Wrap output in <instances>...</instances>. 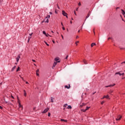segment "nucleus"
Masks as SVG:
<instances>
[{"label": "nucleus", "mask_w": 125, "mask_h": 125, "mask_svg": "<svg viewBox=\"0 0 125 125\" xmlns=\"http://www.w3.org/2000/svg\"><path fill=\"white\" fill-rule=\"evenodd\" d=\"M104 98H106V96H104L103 98H102V99H104Z\"/></svg>", "instance_id": "nucleus-39"}, {"label": "nucleus", "mask_w": 125, "mask_h": 125, "mask_svg": "<svg viewBox=\"0 0 125 125\" xmlns=\"http://www.w3.org/2000/svg\"><path fill=\"white\" fill-rule=\"evenodd\" d=\"M62 14L63 16H65V17H66V18H68V14H67V13H66V12H65V11L62 10Z\"/></svg>", "instance_id": "nucleus-1"}, {"label": "nucleus", "mask_w": 125, "mask_h": 125, "mask_svg": "<svg viewBox=\"0 0 125 125\" xmlns=\"http://www.w3.org/2000/svg\"><path fill=\"white\" fill-rule=\"evenodd\" d=\"M80 30H78V33H80Z\"/></svg>", "instance_id": "nucleus-63"}, {"label": "nucleus", "mask_w": 125, "mask_h": 125, "mask_svg": "<svg viewBox=\"0 0 125 125\" xmlns=\"http://www.w3.org/2000/svg\"><path fill=\"white\" fill-rule=\"evenodd\" d=\"M108 40H113V38H111V37H109L108 38Z\"/></svg>", "instance_id": "nucleus-32"}, {"label": "nucleus", "mask_w": 125, "mask_h": 125, "mask_svg": "<svg viewBox=\"0 0 125 125\" xmlns=\"http://www.w3.org/2000/svg\"><path fill=\"white\" fill-rule=\"evenodd\" d=\"M24 92V96H27V92H26V90H23Z\"/></svg>", "instance_id": "nucleus-17"}, {"label": "nucleus", "mask_w": 125, "mask_h": 125, "mask_svg": "<svg viewBox=\"0 0 125 125\" xmlns=\"http://www.w3.org/2000/svg\"><path fill=\"white\" fill-rule=\"evenodd\" d=\"M46 18H47L48 19V18H50V15H47V17H46Z\"/></svg>", "instance_id": "nucleus-27"}, {"label": "nucleus", "mask_w": 125, "mask_h": 125, "mask_svg": "<svg viewBox=\"0 0 125 125\" xmlns=\"http://www.w3.org/2000/svg\"><path fill=\"white\" fill-rule=\"evenodd\" d=\"M124 75H125L124 73H123L122 74H121V76H124Z\"/></svg>", "instance_id": "nucleus-47"}, {"label": "nucleus", "mask_w": 125, "mask_h": 125, "mask_svg": "<svg viewBox=\"0 0 125 125\" xmlns=\"http://www.w3.org/2000/svg\"><path fill=\"white\" fill-rule=\"evenodd\" d=\"M55 13L57 14V11L56 10L55 11Z\"/></svg>", "instance_id": "nucleus-57"}, {"label": "nucleus", "mask_w": 125, "mask_h": 125, "mask_svg": "<svg viewBox=\"0 0 125 125\" xmlns=\"http://www.w3.org/2000/svg\"><path fill=\"white\" fill-rule=\"evenodd\" d=\"M88 90H89V89H88L86 88V91H88Z\"/></svg>", "instance_id": "nucleus-51"}, {"label": "nucleus", "mask_w": 125, "mask_h": 125, "mask_svg": "<svg viewBox=\"0 0 125 125\" xmlns=\"http://www.w3.org/2000/svg\"><path fill=\"white\" fill-rule=\"evenodd\" d=\"M94 45H96V43H92L91 44V47H93V46H94Z\"/></svg>", "instance_id": "nucleus-15"}, {"label": "nucleus", "mask_w": 125, "mask_h": 125, "mask_svg": "<svg viewBox=\"0 0 125 125\" xmlns=\"http://www.w3.org/2000/svg\"><path fill=\"white\" fill-rule=\"evenodd\" d=\"M30 42V37L28 38V39L27 40V42Z\"/></svg>", "instance_id": "nucleus-37"}, {"label": "nucleus", "mask_w": 125, "mask_h": 125, "mask_svg": "<svg viewBox=\"0 0 125 125\" xmlns=\"http://www.w3.org/2000/svg\"><path fill=\"white\" fill-rule=\"evenodd\" d=\"M28 38H29V39H32V36L29 37Z\"/></svg>", "instance_id": "nucleus-53"}, {"label": "nucleus", "mask_w": 125, "mask_h": 125, "mask_svg": "<svg viewBox=\"0 0 125 125\" xmlns=\"http://www.w3.org/2000/svg\"><path fill=\"white\" fill-rule=\"evenodd\" d=\"M78 5H79V6H81V5H82V4L81 3V2H79Z\"/></svg>", "instance_id": "nucleus-30"}, {"label": "nucleus", "mask_w": 125, "mask_h": 125, "mask_svg": "<svg viewBox=\"0 0 125 125\" xmlns=\"http://www.w3.org/2000/svg\"><path fill=\"white\" fill-rule=\"evenodd\" d=\"M119 8H120V7H117L116 8V9H119Z\"/></svg>", "instance_id": "nucleus-55"}, {"label": "nucleus", "mask_w": 125, "mask_h": 125, "mask_svg": "<svg viewBox=\"0 0 125 125\" xmlns=\"http://www.w3.org/2000/svg\"><path fill=\"white\" fill-rule=\"evenodd\" d=\"M56 65H57V62H54L53 65L52 66V69H53V68H54V67H55Z\"/></svg>", "instance_id": "nucleus-10"}, {"label": "nucleus", "mask_w": 125, "mask_h": 125, "mask_svg": "<svg viewBox=\"0 0 125 125\" xmlns=\"http://www.w3.org/2000/svg\"><path fill=\"white\" fill-rule=\"evenodd\" d=\"M79 41H77V42H75L76 45H78V43H79Z\"/></svg>", "instance_id": "nucleus-31"}, {"label": "nucleus", "mask_w": 125, "mask_h": 125, "mask_svg": "<svg viewBox=\"0 0 125 125\" xmlns=\"http://www.w3.org/2000/svg\"><path fill=\"white\" fill-rule=\"evenodd\" d=\"M53 99H54V98H53V97H51V102L52 103H53L54 102V101H53Z\"/></svg>", "instance_id": "nucleus-16"}, {"label": "nucleus", "mask_w": 125, "mask_h": 125, "mask_svg": "<svg viewBox=\"0 0 125 125\" xmlns=\"http://www.w3.org/2000/svg\"><path fill=\"white\" fill-rule=\"evenodd\" d=\"M49 14L52 15V12H49Z\"/></svg>", "instance_id": "nucleus-50"}, {"label": "nucleus", "mask_w": 125, "mask_h": 125, "mask_svg": "<svg viewBox=\"0 0 125 125\" xmlns=\"http://www.w3.org/2000/svg\"><path fill=\"white\" fill-rule=\"evenodd\" d=\"M68 57H69V56L67 55L65 59H68Z\"/></svg>", "instance_id": "nucleus-36"}, {"label": "nucleus", "mask_w": 125, "mask_h": 125, "mask_svg": "<svg viewBox=\"0 0 125 125\" xmlns=\"http://www.w3.org/2000/svg\"><path fill=\"white\" fill-rule=\"evenodd\" d=\"M104 102H104V101L102 102H101L102 105H103V104H104Z\"/></svg>", "instance_id": "nucleus-35"}, {"label": "nucleus", "mask_w": 125, "mask_h": 125, "mask_svg": "<svg viewBox=\"0 0 125 125\" xmlns=\"http://www.w3.org/2000/svg\"><path fill=\"white\" fill-rule=\"evenodd\" d=\"M48 110H49V108L47 107L43 111H42V113L43 114H45V113H47V112L48 111Z\"/></svg>", "instance_id": "nucleus-2"}, {"label": "nucleus", "mask_w": 125, "mask_h": 125, "mask_svg": "<svg viewBox=\"0 0 125 125\" xmlns=\"http://www.w3.org/2000/svg\"><path fill=\"white\" fill-rule=\"evenodd\" d=\"M121 11L122 12L123 15H124L125 16V10H124L123 9H122Z\"/></svg>", "instance_id": "nucleus-13"}, {"label": "nucleus", "mask_w": 125, "mask_h": 125, "mask_svg": "<svg viewBox=\"0 0 125 125\" xmlns=\"http://www.w3.org/2000/svg\"><path fill=\"white\" fill-rule=\"evenodd\" d=\"M61 25L62 26V27L64 26V25H63V23L61 22Z\"/></svg>", "instance_id": "nucleus-49"}, {"label": "nucleus", "mask_w": 125, "mask_h": 125, "mask_svg": "<svg viewBox=\"0 0 125 125\" xmlns=\"http://www.w3.org/2000/svg\"><path fill=\"white\" fill-rule=\"evenodd\" d=\"M44 21H45V23H48V22H49L48 19L46 18H45Z\"/></svg>", "instance_id": "nucleus-9"}, {"label": "nucleus", "mask_w": 125, "mask_h": 125, "mask_svg": "<svg viewBox=\"0 0 125 125\" xmlns=\"http://www.w3.org/2000/svg\"><path fill=\"white\" fill-rule=\"evenodd\" d=\"M32 35H33V33L29 34V36H30V37H31V36H32Z\"/></svg>", "instance_id": "nucleus-38"}, {"label": "nucleus", "mask_w": 125, "mask_h": 125, "mask_svg": "<svg viewBox=\"0 0 125 125\" xmlns=\"http://www.w3.org/2000/svg\"><path fill=\"white\" fill-rule=\"evenodd\" d=\"M61 122H64L65 123H67V122H68V121L65 120V119H61Z\"/></svg>", "instance_id": "nucleus-12"}, {"label": "nucleus", "mask_w": 125, "mask_h": 125, "mask_svg": "<svg viewBox=\"0 0 125 125\" xmlns=\"http://www.w3.org/2000/svg\"><path fill=\"white\" fill-rule=\"evenodd\" d=\"M74 14H75V15H77V14H76V11H74Z\"/></svg>", "instance_id": "nucleus-56"}, {"label": "nucleus", "mask_w": 125, "mask_h": 125, "mask_svg": "<svg viewBox=\"0 0 125 125\" xmlns=\"http://www.w3.org/2000/svg\"><path fill=\"white\" fill-rule=\"evenodd\" d=\"M36 73H39V69H37V70H36Z\"/></svg>", "instance_id": "nucleus-45"}, {"label": "nucleus", "mask_w": 125, "mask_h": 125, "mask_svg": "<svg viewBox=\"0 0 125 125\" xmlns=\"http://www.w3.org/2000/svg\"><path fill=\"white\" fill-rule=\"evenodd\" d=\"M89 108H90V107H89V106H86V111H87V110H88V109H89Z\"/></svg>", "instance_id": "nucleus-26"}, {"label": "nucleus", "mask_w": 125, "mask_h": 125, "mask_svg": "<svg viewBox=\"0 0 125 125\" xmlns=\"http://www.w3.org/2000/svg\"><path fill=\"white\" fill-rule=\"evenodd\" d=\"M51 115V114L50 113V112H48V117H50Z\"/></svg>", "instance_id": "nucleus-29"}, {"label": "nucleus", "mask_w": 125, "mask_h": 125, "mask_svg": "<svg viewBox=\"0 0 125 125\" xmlns=\"http://www.w3.org/2000/svg\"><path fill=\"white\" fill-rule=\"evenodd\" d=\"M32 61L33 62H36V60H32Z\"/></svg>", "instance_id": "nucleus-44"}, {"label": "nucleus", "mask_w": 125, "mask_h": 125, "mask_svg": "<svg viewBox=\"0 0 125 125\" xmlns=\"http://www.w3.org/2000/svg\"><path fill=\"white\" fill-rule=\"evenodd\" d=\"M64 87H65V88H67V89H69L71 87V86H70V84H69L68 86V85H65Z\"/></svg>", "instance_id": "nucleus-8"}, {"label": "nucleus", "mask_w": 125, "mask_h": 125, "mask_svg": "<svg viewBox=\"0 0 125 125\" xmlns=\"http://www.w3.org/2000/svg\"><path fill=\"white\" fill-rule=\"evenodd\" d=\"M123 63L125 64V61L122 62V64H123Z\"/></svg>", "instance_id": "nucleus-58"}, {"label": "nucleus", "mask_w": 125, "mask_h": 125, "mask_svg": "<svg viewBox=\"0 0 125 125\" xmlns=\"http://www.w3.org/2000/svg\"><path fill=\"white\" fill-rule=\"evenodd\" d=\"M34 66H37V65H36V64H35V63L34 64Z\"/></svg>", "instance_id": "nucleus-62"}, {"label": "nucleus", "mask_w": 125, "mask_h": 125, "mask_svg": "<svg viewBox=\"0 0 125 125\" xmlns=\"http://www.w3.org/2000/svg\"><path fill=\"white\" fill-rule=\"evenodd\" d=\"M83 62L84 64H85V65H86V64H87V62H86V61H85V60H84L83 61Z\"/></svg>", "instance_id": "nucleus-20"}, {"label": "nucleus", "mask_w": 125, "mask_h": 125, "mask_svg": "<svg viewBox=\"0 0 125 125\" xmlns=\"http://www.w3.org/2000/svg\"><path fill=\"white\" fill-rule=\"evenodd\" d=\"M81 111H82V112H86V110L85 109H81Z\"/></svg>", "instance_id": "nucleus-24"}, {"label": "nucleus", "mask_w": 125, "mask_h": 125, "mask_svg": "<svg viewBox=\"0 0 125 125\" xmlns=\"http://www.w3.org/2000/svg\"><path fill=\"white\" fill-rule=\"evenodd\" d=\"M0 109L1 110H2V109H3V107H2V106H1L0 105Z\"/></svg>", "instance_id": "nucleus-34"}, {"label": "nucleus", "mask_w": 125, "mask_h": 125, "mask_svg": "<svg viewBox=\"0 0 125 125\" xmlns=\"http://www.w3.org/2000/svg\"><path fill=\"white\" fill-rule=\"evenodd\" d=\"M36 75H37V76H40V74H39L38 73V72L36 73Z\"/></svg>", "instance_id": "nucleus-42"}, {"label": "nucleus", "mask_w": 125, "mask_h": 125, "mask_svg": "<svg viewBox=\"0 0 125 125\" xmlns=\"http://www.w3.org/2000/svg\"><path fill=\"white\" fill-rule=\"evenodd\" d=\"M89 16H90V12H89L87 16L85 17V20H86L87 19V18H88L89 17Z\"/></svg>", "instance_id": "nucleus-7"}, {"label": "nucleus", "mask_w": 125, "mask_h": 125, "mask_svg": "<svg viewBox=\"0 0 125 125\" xmlns=\"http://www.w3.org/2000/svg\"><path fill=\"white\" fill-rule=\"evenodd\" d=\"M52 42H53L54 43H55V41H54V40H52Z\"/></svg>", "instance_id": "nucleus-46"}, {"label": "nucleus", "mask_w": 125, "mask_h": 125, "mask_svg": "<svg viewBox=\"0 0 125 125\" xmlns=\"http://www.w3.org/2000/svg\"><path fill=\"white\" fill-rule=\"evenodd\" d=\"M19 103V107L20 108H21V107H22V105H21V103H20V102H19V101L18 102Z\"/></svg>", "instance_id": "nucleus-19"}, {"label": "nucleus", "mask_w": 125, "mask_h": 125, "mask_svg": "<svg viewBox=\"0 0 125 125\" xmlns=\"http://www.w3.org/2000/svg\"><path fill=\"white\" fill-rule=\"evenodd\" d=\"M51 32H52V33H54V32H53V31H51Z\"/></svg>", "instance_id": "nucleus-64"}, {"label": "nucleus", "mask_w": 125, "mask_h": 125, "mask_svg": "<svg viewBox=\"0 0 125 125\" xmlns=\"http://www.w3.org/2000/svg\"><path fill=\"white\" fill-rule=\"evenodd\" d=\"M15 68H16V65H15L12 68V70H11V71L12 72H13L14 71V70H15Z\"/></svg>", "instance_id": "nucleus-11"}, {"label": "nucleus", "mask_w": 125, "mask_h": 125, "mask_svg": "<svg viewBox=\"0 0 125 125\" xmlns=\"http://www.w3.org/2000/svg\"><path fill=\"white\" fill-rule=\"evenodd\" d=\"M73 22L72 21H70V24H72Z\"/></svg>", "instance_id": "nucleus-54"}, {"label": "nucleus", "mask_w": 125, "mask_h": 125, "mask_svg": "<svg viewBox=\"0 0 125 125\" xmlns=\"http://www.w3.org/2000/svg\"><path fill=\"white\" fill-rule=\"evenodd\" d=\"M96 93V92H95L94 93H93V94H95Z\"/></svg>", "instance_id": "nucleus-60"}, {"label": "nucleus", "mask_w": 125, "mask_h": 125, "mask_svg": "<svg viewBox=\"0 0 125 125\" xmlns=\"http://www.w3.org/2000/svg\"><path fill=\"white\" fill-rule=\"evenodd\" d=\"M25 83H26L27 84H28L29 83H28V82H26Z\"/></svg>", "instance_id": "nucleus-52"}, {"label": "nucleus", "mask_w": 125, "mask_h": 125, "mask_svg": "<svg viewBox=\"0 0 125 125\" xmlns=\"http://www.w3.org/2000/svg\"><path fill=\"white\" fill-rule=\"evenodd\" d=\"M78 38H79V36H77L76 37V39H78Z\"/></svg>", "instance_id": "nucleus-59"}, {"label": "nucleus", "mask_w": 125, "mask_h": 125, "mask_svg": "<svg viewBox=\"0 0 125 125\" xmlns=\"http://www.w3.org/2000/svg\"><path fill=\"white\" fill-rule=\"evenodd\" d=\"M57 5L58 8H59V9H60V8L59 7V6L58 5V4H57Z\"/></svg>", "instance_id": "nucleus-41"}, {"label": "nucleus", "mask_w": 125, "mask_h": 125, "mask_svg": "<svg viewBox=\"0 0 125 125\" xmlns=\"http://www.w3.org/2000/svg\"><path fill=\"white\" fill-rule=\"evenodd\" d=\"M20 55H18V57L16 58L17 62H19V60L20 59Z\"/></svg>", "instance_id": "nucleus-6"}, {"label": "nucleus", "mask_w": 125, "mask_h": 125, "mask_svg": "<svg viewBox=\"0 0 125 125\" xmlns=\"http://www.w3.org/2000/svg\"><path fill=\"white\" fill-rule=\"evenodd\" d=\"M115 75H119V76H122V73H121V72H116L115 73Z\"/></svg>", "instance_id": "nucleus-14"}, {"label": "nucleus", "mask_w": 125, "mask_h": 125, "mask_svg": "<svg viewBox=\"0 0 125 125\" xmlns=\"http://www.w3.org/2000/svg\"><path fill=\"white\" fill-rule=\"evenodd\" d=\"M19 71H20V67L19 66L17 68L16 72H19Z\"/></svg>", "instance_id": "nucleus-23"}, {"label": "nucleus", "mask_w": 125, "mask_h": 125, "mask_svg": "<svg viewBox=\"0 0 125 125\" xmlns=\"http://www.w3.org/2000/svg\"><path fill=\"white\" fill-rule=\"evenodd\" d=\"M67 109H72V106L68 105Z\"/></svg>", "instance_id": "nucleus-22"}, {"label": "nucleus", "mask_w": 125, "mask_h": 125, "mask_svg": "<svg viewBox=\"0 0 125 125\" xmlns=\"http://www.w3.org/2000/svg\"><path fill=\"white\" fill-rule=\"evenodd\" d=\"M105 98L106 99H109V95H107L105 96Z\"/></svg>", "instance_id": "nucleus-25"}, {"label": "nucleus", "mask_w": 125, "mask_h": 125, "mask_svg": "<svg viewBox=\"0 0 125 125\" xmlns=\"http://www.w3.org/2000/svg\"><path fill=\"white\" fill-rule=\"evenodd\" d=\"M11 97L13 99H14V97H13V96H11Z\"/></svg>", "instance_id": "nucleus-48"}, {"label": "nucleus", "mask_w": 125, "mask_h": 125, "mask_svg": "<svg viewBox=\"0 0 125 125\" xmlns=\"http://www.w3.org/2000/svg\"><path fill=\"white\" fill-rule=\"evenodd\" d=\"M59 60V58H55V61H56L57 63H60V61Z\"/></svg>", "instance_id": "nucleus-5"}, {"label": "nucleus", "mask_w": 125, "mask_h": 125, "mask_svg": "<svg viewBox=\"0 0 125 125\" xmlns=\"http://www.w3.org/2000/svg\"><path fill=\"white\" fill-rule=\"evenodd\" d=\"M67 105L68 104H64L63 107H66Z\"/></svg>", "instance_id": "nucleus-33"}, {"label": "nucleus", "mask_w": 125, "mask_h": 125, "mask_svg": "<svg viewBox=\"0 0 125 125\" xmlns=\"http://www.w3.org/2000/svg\"><path fill=\"white\" fill-rule=\"evenodd\" d=\"M78 9H79V8L76 9V11H78Z\"/></svg>", "instance_id": "nucleus-61"}, {"label": "nucleus", "mask_w": 125, "mask_h": 125, "mask_svg": "<svg viewBox=\"0 0 125 125\" xmlns=\"http://www.w3.org/2000/svg\"><path fill=\"white\" fill-rule=\"evenodd\" d=\"M62 40H64V37H63V35H62Z\"/></svg>", "instance_id": "nucleus-43"}, {"label": "nucleus", "mask_w": 125, "mask_h": 125, "mask_svg": "<svg viewBox=\"0 0 125 125\" xmlns=\"http://www.w3.org/2000/svg\"><path fill=\"white\" fill-rule=\"evenodd\" d=\"M85 104V103H82V104L80 105V107H83V106H84Z\"/></svg>", "instance_id": "nucleus-21"}, {"label": "nucleus", "mask_w": 125, "mask_h": 125, "mask_svg": "<svg viewBox=\"0 0 125 125\" xmlns=\"http://www.w3.org/2000/svg\"><path fill=\"white\" fill-rule=\"evenodd\" d=\"M62 30H63V31H65V27H62Z\"/></svg>", "instance_id": "nucleus-40"}, {"label": "nucleus", "mask_w": 125, "mask_h": 125, "mask_svg": "<svg viewBox=\"0 0 125 125\" xmlns=\"http://www.w3.org/2000/svg\"><path fill=\"white\" fill-rule=\"evenodd\" d=\"M42 34H43V35H45L46 36V37H47V35L46 34V32H45V31H42Z\"/></svg>", "instance_id": "nucleus-18"}, {"label": "nucleus", "mask_w": 125, "mask_h": 125, "mask_svg": "<svg viewBox=\"0 0 125 125\" xmlns=\"http://www.w3.org/2000/svg\"><path fill=\"white\" fill-rule=\"evenodd\" d=\"M121 119H122V116H121V115H119L117 118H116V121H121Z\"/></svg>", "instance_id": "nucleus-4"}, {"label": "nucleus", "mask_w": 125, "mask_h": 125, "mask_svg": "<svg viewBox=\"0 0 125 125\" xmlns=\"http://www.w3.org/2000/svg\"><path fill=\"white\" fill-rule=\"evenodd\" d=\"M45 42V44H46V45H47V46H49V44L48 43H47V42Z\"/></svg>", "instance_id": "nucleus-28"}, {"label": "nucleus", "mask_w": 125, "mask_h": 125, "mask_svg": "<svg viewBox=\"0 0 125 125\" xmlns=\"http://www.w3.org/2000/svg\"><path fill=\"white\" fill-rule=\"evenodd\" d=\"M116 85L115 83H113L112 84H110L109 85H106L105 86V87L107 88V87H112V86H115Z\"/></svg>", "instance_id": "nucleus-3"}]
</instances>
